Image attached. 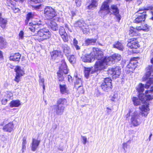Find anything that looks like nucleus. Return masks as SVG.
<instances>
[{"mask_svg":"<svg viewBox=\"0 0 153 153\" xmlns=\"http://www.w3.org/2000/svg\"><path fill=\"white\" fill-rule=\"evenodd\" d=\"M49 26L51 27V30L53 31H56L58 29V26L56 23L53 21H51V22Z\"/></svg>","mask_w":153,"mask_h":153,"instance_id":"72a5a7b5","label":"nucleus"},{"mask_svg":"<svg viewBox=\"0 0 153 153\" xmlns=\"http://www.w3.org/2000/svg\"><path fill=\"white\" fill-rule=\"evenodd\" d=\"M82 31L84 34H88L89 32V29L88 27H84L82 29Z\"/></svg>","mask_w":153,"mask_h":153,"instance_id":"3c124183","label":"nucleus"},{"mask_svg":"<svg viewBox=\"0 0 153 153\" xmlns=\"http://www.w3.org/2000/svg\"><path fill=\"white\" fill-rule=\"evenodd\" d=\"M65 106L56 105L55 108L56 114L58 115H62L64 111Z\"/></svg>","mask_w":153,"mask_h":153,"instance_id":"5701e85b","label":"nucleus"},{"mask_svg":"<svg viewBox=\"0 0 153 153\" xmlns=\"http://www.w3.org/2000/svg\"><path fill=\"white\" fill-rule=\"evenodd\" d=\"M153 87L151 88L150 90H146L145 94H139V98L133 97L132 100L134 105L137 106L140 105L141 102L144 103L146 101L150 100L153 99Z\"/></svg>","mask_w":153,"mask_h":153,"instance_id":"f257e3e1","label":"nucleus"},{"mask_svg":"<svg viewBox=\"0 0 153 153\" xmlns=\"http://www.w3.org/2000/svg\"><path fill=\"white\" fill-rule=\"evenodd\" d=\"M81 137L82 140L83 144L84 145H85L87 141V138L85 136H82Z\"/></svg>","mask_w":153,"mask_h":153,"instance_id":"6e6d98bb","label":"nucleus"},{"mask_svg":"<svg viewBox=\"0 0 153 153\" xmlns=\"http://www.w3.org/2000/svg\"><path fill=\"white\" fill-rule=\"evenodd\" d=\"M77 89V91L79 94H83L84 92V91L82 85L80 86V87H77V88H75Z\"/></svg>","mask_w":153,"mask_h":153,"instance_id":"de8ad7c7","label":"nucleus"},{"mask_svg":"<svg viewBox=\"0 0 153 153\" xmlns=\"http://www.w3.org/2000/svg\"><path fill=\"white\" fill-rule=\"evenodd\" d=\"M141 11L138 12V15L134 20V22L136 23H138L144 22L145 20L146 15L145 11H143V13H141Z\"/></svg>","mask_w":153,"mask_h":153,"instance_id":"4468645a","label":"nucleus"},{"mask_svg":"<svg viewBox=\"0 0 153 153\" xmlns=\"http://www.w3.org/2000/svg\"><path fill=\"white\" fill-rule=\"evenodd\" d=\"M40 142V140H38L34 138L32 139L31 143V149L33 151H35L37 148Z\"/></svg>","mask_w":153,"mask_h":153,"instance_id":"412c9836","label":"nucleus"},{"mask_svg":"<svg viewBox=\"0 0 153 153\" xmlns=\"http://www.w3.org/2000/svg\"><path fill=\"white\" fill-rule=\"evenodd\" d=\"M33 16L34 15L32 13H28L27 15L26 19L25 21L26 24L27 25L29 20L32 19Z\"/></svg>","mask_w":153,"mask_h":153,"instance_id":"58836bf2","label":"nucleus"},{"mask_svg":"<svg viewBox=\"0 0 153 153\" xmlns=\"http://www.w3.org/2000/svg\"><path fill=\"white\" fill-rule=\"evenodd\" d=\"M110 1L111 0H106L103 3L99 12L101 16H104L110 12L109 8V3Z\"/></svg>","mask_w":153,"mask_h":153,"instance_id":"0eeeda50","label":"nucleus"},{"mask_svg":"<svg viewBox=\"0 0 153 153\" xmlns=\"http://www.w3.org/2000/svg\"><path fill=\"white\" fill-rule=\"evenodd\" d=\"M21 57V55L19 53L12 54L9 57V59L11 61H19Z\"/></svg>","mask_w":153,"mask_h":153,"instance_id":"4be33fe9","label":"nucleus"},{"mask_svg":"<svg viewBox=\"0 0 153 153\" xmlns=\"http://www.w3.org/2000/svg\"><path fill=\"white\" fill-rule=\"evenodd\" d=\"M97 39H88L85 41V43L86 45H94L96 43Z\"/></svg>","mask_w":153,"mask_h":153,"instance_id":"c9c22d12","label":"nucleus"},{"mask_svg":"<svg viewBox=\"0 0 153 153\" xmlns=\"http://www.w3.org/2000/svg\"><path fill=\"white\" fill-rule=\"evenodd\" d=\"M153 9V7L150 6L148 7H146L144 8V10H152Z\"/></svg>","mask_w":153,"mask_h":153,"instance_id":"13d9d810","label":"nucleus"},{"mask_svg":"<svg viewBox=\"0 0 153 153\" xmlns=\"http://www.w3.org/2000/svg\"><path fill=\"white\" fill-rule=\"evenodd\" d=\"M51 33L48 29L46 27H43L37 31V40L41 42L48 39L51 38Z\"/></svg>","mask_w":153,"mask_h":153,"instance_id":"7ed1b4c3","label":"nucleus"},{"mask_svg":"<svg viewBox=\"0 0 153 153\" xmlns=\"http://www.w3.org/2000/svg\"><path fill=\"white\" fill-rule=\"evenodd\" d=\"M13 10L15 13L18 12L19 11V9L18 8L14 7L13 8Z\"/></svg>","mask_w":153,"mask_h":153,"instance_id":"680f3d73","label":"nucleus"},{"mask_svg":"<svg viewBox=\"0 0 153 153\" xmlns=\"http://www.w3.org/2000/svg\"><path fill=\"white\" fill-rule=\"evenodd\" d=\"M10 106L11 108L18 107L20 105V101L18 100H13L9 103Z\"/></svg>","mask_w":153,"mask_h":153,"instance_id":"cd10ccee","label":"nucleus"},{"mask_svg":"<svg viewBox=\"0 0 153 153\" xmlns=\"http://www.w3.org/2000/svg\"><path fill=\"white\" fill-rule=\"evenodd\" d=\"M114 14L115 16L117 21L119 22L121 19V16L119 14V9L116 5H112L111 7Z\"/></svg>","mask_w":153,"mask_h":153,"instance_id":"a211bd4d","label":"nucleus"},{"mask_svg":"<svg viewBox=\"0 0 153 153\" xmlns=\"http://www.w3.org/2000/svg\"><path fill=\"white\" fill-rule=\"evenodd\" d=\"M59 86L60 91L62 94L66 95L69 93V91L65 85L60 83Z\"/></svg>","mask_w":153,"mask_h":153,"instance_id":"aec40b11","label":"nucleus"},{"mask_svg":"<svg viewBox=\"0 0 153 153\" xmlns=\"http://www.w3.org/2000/svg\"><path fill=\"white\" fill-rule=\"evenodd\" d=\"M111 81L112 80L109 78H105L101 85L102 89L103 91H107L111 90L112 87Z\"/></svg>","mask_w":153,"mask_h":153,"instance_id":"9d476101","label":"nucleus"},{"mask_svg":"<svg viewBox=\"0 0 153 153\" xmlns=\"http://www.w3.org/2000/svg\"><path fill=\"white\" fill-rule=\"evenodd\" d=\"M113 47L123 51L124 49V46L119 41L115 42L113 45Z\"/></svg>","mask_w":153,"mask_h":153,"instance_id":"393cba45","label":"nucleus"},{"mask_svg":"<svg viewBox=\"0 0 153 153\" xmlns=\"http://www.w3.org/2000/svg\"><path fill=\"white\" fill-rule=\"evenodd\" d=\"M41 5H39L37 6H36L34 7V8L36 10H38L40 9L41 7Z\"/></svg>","mask_w":153,"mask_h":153,"instance_id":"338daca9","label":"nucleus"},{"mask_svg":"<svg viewBox=\"0 0 153 153\" xmlns=\"http://www.w3.org/2000/svg\"><path fill=\"white\" fill-rule=\"evenodd\" d=\"M92 50V51L90 54H85L81 57V59L83 61L91 62L95 59H100L103 57V52L100 49L93 48Z\"/></svg>","mask_w":153,"mask_h":153,"instance_id":"f03ea898","label":"nucleus"},{"mask_svg":"<svg viewBox=\"0 0 153 153\" xmlns=\"http://www.w3.org/2000/svg\"><path fill=\"white\" fill-rule=\"evenodd\" d=\"M111 109L108 107H107L106 108V111H107V113L108 114H109L110 112H111Z\"/></svg>","mask_w":153,"mask_h":153,"instance_id":"0e129e2a","label":"nucleus"},{"mask_svg":"<svg viewBox=\"0 0 153 153\" xmlns=\"http://www.w3.org/2000/svg\"><path fill=\"white\" fill-rule=\"evenodd\" d=\"M31 1L35 3H39L42 2L45 0H30Z\"/></svg>","mask_w":153,"mask_h":153,"instance_id":"5fc2aeb1","label":"nucleus"},{"mask_svg":"<svg viewBox=\"0 0 153 153\" xmlns=\"http://www.w3.org/2000/svg\"><path fill=\"white\" fill-rule=\"evenodd\" d=\"M25 148H23V147L22 146V149L19 152V153H25L24 151L25 149Z\"/></svg>","mask_w":153,"mask_h":153,"instance_id":"774afa93","label":"nucleus"},{"mask_svg":"<svg viewBox=\"0 0 153 153\" xmlns=\"http://www.w3.org/2000/svg\"><path fill=\"white\" fill-rule=\"evenodd\" d=\"M8 100H9L8 99L4 97L1 100L2 104L4 105H6Z\"/></svg>","mask_w":153,"mask_h":153,"instance_id":"864d4df0","label":"nucleus"},{"mask_svg":"<svg viewBox=\"0 0 153 153\" xmlns=\"http://www.w3.org/2000/svg\"><path fill=\"white\" fill-rule=\"evenodd\" d=\"M137 64L136 62L134 60H131L130 62L127 65L126 68V70L128 73L132 72L134 70Z\"/></svg>","mask_w":153,"mask_h":153,"instance_id":"dca6fc26","label":"nucleus"},{"mask_svg":"<svg viewBox=\"0 0 153 153\" xmlns=\"http://www.w3.org/2000/svg\"><path fill=\"white\" fill-rule=\"evenodd\" d=\"M137 28L139 31L143 30L145 32H147L149 30V27L147 24H144L140 26H137Z\"/></svg>","mask_w":153,"mask_h":153,"instance_id":"bb28decb","label":"nucleus"},{"mask_svg":"<svg viewBox=\"0 0 153 153\" xmlns=\"http://www.w3.org/2000/svg\"><path fill=\"white\" fill-rule=\"evenodd\" d=\"M86 25V24L82 20L78 21L76 22L74 25L75 27L79 28L82 29L83 27H85Z\"/></svg>","mask_w":153,"mask_h":153,"instance_id":"b1692460","label":"nucleus"},{"mask_svg":"<svg viewBox=\"0 0 153 153\" xmlns=\"http://www.w3.org/2000/svg\"><path fill=\"white\" fill-rule=\"evenodd\" d=\"M24 32L21 31L19 33V39H23L24 38Z\"/></svg>","mask_w":153,"mask_h":153,"instance_id":"603ef678","label":"nucleus"},{"mask_svg":"<svg viewBox=\"0 0 153 153\" xmlns=\"http://www.w3.org/2000/svg\"><path fill=\"white\" fill-rule=\"evenodd\" d=\"M73 43L74 45V46L76 50H78L80 49V47L77 45L78 43V41L75 38L74 39Z\"/></svg>","mask_w":153,"mask_h":153,"instance_id":"49530a36","label":"nucleus"},{"mask_svg":"<svg viewBox=\"0 0 153 153\" xmlns=\"http://www.w3.org/2000/svg\"><path fill=\"white\" fill-rule=\"evenodd\" d=\"M91 71V73L93 74L94 71L92 70L90 68H86L85 67L84 68V73L85 76V77L87 79L88 78L89 74L90 73Z\"/></svg>","mask_w":153,"mask_h":153,"instance_id":"473e14b6","label":"nucleus"},{"mask_svg":"<svg viewBox=\"0 0 153 153\" xmlns=\"http://www.w3.org/2000/svg\"><path fill=\"white\" fill-rule=\"evenodd\" d=\"M44 14L46 18L48 20L53 18L57 15L54 9L50 6L45 7L44 9Z\"/></svg>","mask_w":153,"mask_h":153,"instance_id":"39448f33","label":"nucleus"},{"mask_svg":"<svg viewBox=\"0 0 153 153\" xmlns=\"http://www.w3.org/2000/svg\"><path fill=\"white\" fill-rule=\"evenodd\" d=\"M26 139L25 138H24L23 139V142L22 144V146L23 147V148H25V145L26 144Z\"/></svg>","mask_w":153,"mask_h":153,"instance_id":"4d7b16f0","label":"nucleus"},{"mask_svg":"<svg viewBox=\"0 0 153 153\" xmlns=\"http://www.w3.org/2000/svg\"><path fill=\"white\" fill-rule=\"evenodd\" d=\"M7 22V19L0 18V26L2 28H5Z\"/></svg>","mask_w":153,"mask_h":153,"instance_id":"f704fd0d","label":"nucleus"},{"mask_svg":"<svg viewBox=\"0 0 153 153\" xmlns=\"http://www.w3.org/2000/svg\"><path fill=\"white\" fill-rule=\"evenodd\" d=\"M44 79L43 78H40L39 80V82L40 85H41L44 84Z\"/></svg>","mask_w":153,"mask_h":153,"instance_id":"052dcab7","label":"nucleus"},{"mask_svg":"<svg viewBox=\"0 0 153 153\" xmlns=\"http://www.w3.org/2000/svg\"><path fill=\"white\" fill-rule=\"evenodd\" d=\"M67 102V100L64 98H59L57 102V105L65 106V105Z\"/></svg>","mask_w":153,"mask_h":153,"instance_id":"2f4dec72","label":"nucleus"},{"mask_svg":"<svg viewBox=\"0 0 153 153\" xmlns=\"http://www.w3.org/2000/svg\"><path fill=\"white\" fill-rule=\"evenodd\" d=\"M74 77L76 79L74 83L75 88H77L82 85V81L81 79L78 78L77 76H76Z\"/></svg>","mask_w":153,"mask_h":153,"instance_id":"7c9ffc66","label":"nucleus"},{"mask_svg":"<svg viewBox=\"0 0 153 153\" xmlns=\"http://www.w3.org/2000/svg\"><path fill=\"white\" fill-rule=\"evenodd\" d=\"M139 30L137 28V27L134 28L132 27H130L129 30V34L131 36H136L138 35V32Z\"/></svg>","mask_w":153,"mask_h":153,"instance_id":"a878e982","label":"nucleus"},{"mask_svg":"<svg viewBox=\"0 0 153 153\" xmlns=\"http://www.w3.org/2000/svg\"><path fill=\"white\" fill-rule=\"evenodd\" d=\"M68 58L70 62L72 64H74L76 62V58L74 55L68 56Z\"/></svg>","mask_w":153,"mask_h":153,"instance_id":"ea45409f","label":"nucleus"},{"mask_svg":"<svg viewBox=\"0 0 153 153\" xmlns=\"http://www.w3.org/2000/svg\"><path fill=\"white\" fill-rule=\"evenodd\" d=\"M63 51L66 55L68 54L71 52L70 48L66 45H64L63 46Z\"/></svg>","mask_w":153,"mask_h":153,"instance_id":"e433bc0d","label":"nucleus"},{"mask_svg":"<svg viewBox=\"0 0 153 153\" xmlns=\"http://www.w3.org/2000/svg\"><path fill=\"white\" fill-rule=\"evenodd\" d=\"M131 143L130 140H128L126 143H124L123 144V149L125 152H126L127 146Z\"/></svg>","mask_w":153,"mask_h":153,"instance_id":"4c0bfd02","label":"nucleus"},{"mask_svg":"<svg viewBox=\"0 0 153 153\" xmlns=\"http://www.w3.org/2000/svg\"><path fill=\"white\" fill-rule=\"evenodd\" d=\"M131 116V121L134 126H137L140 124V113L135 111L132 113Z\"/></svg>","mask_w":153,"mask_h":153,"instance_id":"1a4fd4ad","label":"nucleus"},{"mask_svg":"<svg viewBox=\"0 0 153 153\" xmlns=\"http://www.w3.org/2000/svg\"><path fill=\"white\" fill-rule=\"evenodd\" d=\"M15 0H7L6 2V4L7 6L11 7L14 6L15 4Z\"/></svg>","mask_w":153,"mask_h":153,"instance_id":"79ce46f5","label":"nucleus"},{"mask_svg":"<svg viewBox=\"0 0 153 153\" xmlns=\"http://www.w3.org/2000/svg\"><path fill=\"white\" fill-rule=\"evenodd\" d=\"M131 112L132 111L130 110L129 112L126 115V117L127 118H128L130 116V115L131 114Z\"/></svg>","mask_w":153,"mask_h":153,"instance_id":"69168bd1","label":"nucleus"},{"mask_svg":"<svg viewBox=\"0 0 153 153\" xmlns=\"http://www.w3.org/2000/svg\"><path fill=\"white\" fill-rule=\"evenodd\" d=\"M103 57L100 59H97V61L94 66L95 71L104 70L106 68L107 65H109L106 61V57L104 59H102Z\"/></svg>","mask_w":153,"mask_h":153,"instance_id":"20e7f679","label":"nucleus"},{"mask_svg":"<svg viewBox=\"0 0 153 153\" xmlns=\"http://www.w3.org/2000/svg\"><path fill=\"white\" fill-rule=\"evenodd\" d=\"M121 56L118 54L115 53L111 56L106 57V61L109 64V65H111L113 62H117L121 60Z\"/></svg>","mask_w":153,"mask_h":153,"instance_id":"9b49d317","label":"nucleus"},{"mask_svg":"<svg viewBox=\"0 0 153 153\" xmlns=\"http://www.w3.org/2000/svg\"><path fill=\"white\" fill-rule=\"evenodd\" d=\"M153 83V79L152 78H150L147 81L146 84L145 85V88H148L150 86L151 84Z\"/></svg>","mask_w":153,"mask_h":153,"instance_id":"37998d69","label":"nucleus"},{"mask_svg":"<svg viewBox=\"0 0 153 153\" xmlns=\"http://www.w3.org/2000/svg\"><path fill=\"white\" fill-rule=\"evenodd\" d=\"M148 105L147 104L146 105H143L139 107L142 115L145 117L147 116L150 110Z\"/></svg>","mask_w":153,"mask_h":153,"instance_id":"2eb2a0df","label":"nucleus"},{"mask_svg":"<svg viewBox=\"0 0 153 153\" xmlns=\"http://www.w3.org/2000/svg\"><path fill=\"white\" fill-rule=\"evenodd\" d=\"M121 73V68L119 66L109 69L107 71L108 75L111 76L113 79L118 78Z\"/></svg>","mask_w":153,"mask_h":153,"instance_id":"6e6552de","label":"nucleus"},{"mask_svg":"<svg viewBox=\"0 0 153 153\" xmlns=\"http://www.w3.org/2000/svg\"><path fill=\"white\" fill-rule=\"evenodd\" d=\"M6 45V43L4 39L1 37H0V48H2Z\"/></svg>","mask_w":153,"mask_h":153,"instance_id":"a18cd8bd","label":"nucleus"},{"mask_svg":"<svg viewBox=\"0 0 153 153\" xmlns=\"http://www.w3.org/2000/svg\"><path fill=\"white\" fill-rule=\"evenodd\" d=\"M13 96L12 93L10 92H7L5 95L6 97L8 100H10Z\"/></svg>","mask_w":153,"mask_h":153,"instance_id":"09e8293b","label":"nucleus"},{"mask_svg":"<svg viewBox=\"0 0 153 153\" xmlns=\"http://www.w3.org/2000/svg\"><path fill=\"white\" fill-rule=\"evenodd\" d=\"M117 95L116 94H114L113 96L111 98V100L113 101H115V99H117Z\"/></svg>","mask_w":153,"mask_h":153,"instance_id":"bf43d9fd","label":"nucleus"},{"mask_svg":"<svg viewBox=\"0 0 153 153\" xmlns=\"http://www.w3.org/2000/svg\"><path fill=\"white\" fill-rule=\"evenodd\" d=\"M98 1V0H91V3L88 6V9L90 10L94 9L97 6Z\"/></svg>","mask_w":153,"mask_h":153,"instance_id":"c756f323","label":"nucleus"},{"mask_svg":"<svg viewBox=\"0 0 153 153\" xmlns=\"http://www.w3.org/2000/svg\"><path fill=\"white\" fill-rule=\"evenodd\" d=\"M59 32L60 35L66 33L64 28L63 27H60Z\"/></svg>","mask_w":153,"mask_h":153,"instance_id":"8fccbe9b","label":"nucleus"},{"mask_svg":"<svg viewBox=\"0 0 153 153\" xmlns=\"http://www.w3.org/2000/svg\"><path fill=\"white\" fill-rule=\"evenodd\" d=\"M68 81H69V82H72V77L70 76V75H68Z\"/></svg>","mask_w":153,"mask_h":153,"instance_id":"e2e57ef3","label":"nucleus"},{"mask_svg":"<svg viewBox=\"0 0 153 153\" xmlns=\"http://www.w3.org/2000/svg\"><path fill=\"white\" fill-rule=\"evenodd\" d=\"M29 25L32 26L31 27H29V29L31 31L33 32H37L39 29H41L43 28V26L42 24H33L32 23L30 22Z\"/></svg>","mask_w":153,"mask_h":153,"instance_id":"f3484780","label":"nucleus"},{"mask_svg":"<svg viewBox=\"0 0 153 153\" xmlns=\"http://www.w3.org/2000/svg\"><path fill=\"white\" fill-rule=\"evenodd\" d=\"M14 125L13 122H10L3 126V129L4 131L10 132L13 130Z\"/></svg>","mask_w":153,"mask_h":153,"instance_id":"6ab92c4d","label":"nucleus"},{"mask_svg":"<svg viewBox=\"0 0 153 153\" xmlns=\"http://www.w3.org/2000/svg\"><path fill=\"white\" fill-rule=\"evenodd\" d=\"M127 46L132 49H136L140 47L138 42L136 39H131L128 40Z\"/></svg>","mask_w":153,"mask_h":153,"instance_id":"ddd939ff","label":"nucleus"},{"mask_svg":"<svg viewBox=\"0 0 153 153\" xmlns=\"http://www.w3.org/2000/svg\"><path fill=\"white\" fill-rule=\"evenodd\" d=\"M52 59H54L58 57H62L61 53L57 51H54L51 53Z\"/></svg>","mask_w":153,"mask_h":153,"instance_id":"c85d7f7f","label":"nucleus"},{"mask_svg":"<svg viewBox=\"0 0 153 153\" xmlns=\"http://www.w3.org/2000/svg\"><path fill=\"white\" fill-rule=\"evenodd\" d=\"M144 86L143 84L142 83H140L139 84L138 86V87L137 88V90L140 94H141L144 90Z\"/></svg>","mask_w":153,"mask_h":153,"instance_id":"a19ab883","label":"nucleus"},{"mask_svg":"<svg viewBox=\"0 0 153 153\" xmlns=\"http://www.w3.org/2000/svg\"><path fill=\"white\" fill-rule=\"evenodd\" d=\"M62 63L59 68V71L57 73L58 79L59 81H62L63 80V74H66L68 73L67 66L64 60H62Z\"/></svg>","mask_w":153,"mask_h":153,"instance_id":"423d86ee","label":"nucleus"},{"mask_svg":"<svg viewBox=\"0 0 153 153\" xmlns=\"http://www.w3.org/2000/svg\"><path fill=\"white\" fill-rule=\"evenodd\" d=\"M63 41L65 42H67L68 40V35L66 33H65L60 35Z\"/></svg>","mask_w":153,"mask_h":153,"instance_id":"c03bdc74","label":"nucleus"},{"mask_svg":"<svg viewBox=\"0 0 153 153\" xmlns=\"http://www.w3.org/2000/svg\"><path fill=\"white\" fill-rule=\"evenodd\" d=\"M15 70L16 73L14 80L17 83H18L20 81V77L24 74V71L19 66H16L15 68Z\"/></svg>","mask_w":153,"mask_h":153,"instance_id":"f8f14e48","label":"nucleus"}]
</instances>
